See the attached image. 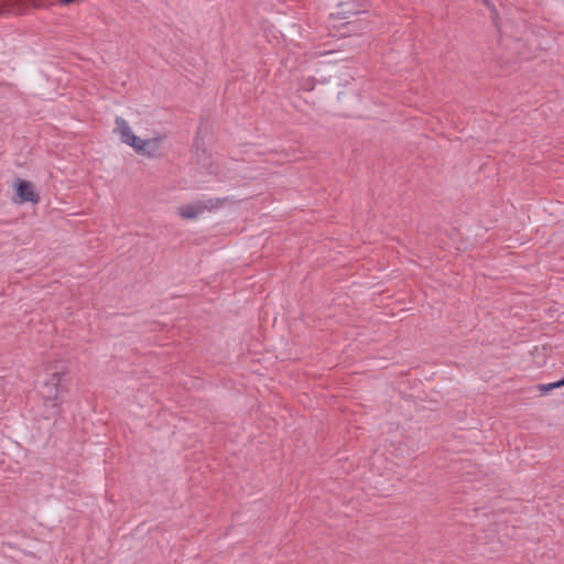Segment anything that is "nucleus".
Masks as SVG:
<instances>
[{
  "label": "nucleus",
  "mask_w": 564,
  "mask_h": 564,
  "mask_svg": "<svg viewBox=\"0 0 564 564\" xmlns=\"http://www.w3.org/2000/svg\"><path fill=\"white\" fill-rule=\"evenodd\" d=\"M39 393L44 401L45 411L43 415L46 419L56 416L63 402V372L57 369L47 372L46 377L41 380Z\"/></svg>",
  "instance_id": "1"
},
{
  "label": "nucleus",
  "mask_w": 564,
  "mask_h": 564,
  "mask_svg": "<svg viewBox=\"0 0 564 564\" xmlns=\"http://www.w3.org/2000/svg\"><path fill=\"white\" fill-rule=\"evenodd\" d=\"M116 131L120 134L121 141L132 147L138 153L150 158L156 156L160 152V140H142L133 134L128 122L122 118L116 119Z\"/></svg>",
  "instance_id": "2"
},
{
  "label": "nucleus",
  "mask_w": 564,
  "mask_h": 564,
  "mask_svg": "<svg viewBox=\"0 0 564 564\" xmlns=\"http://www.w3.org/2000/svg\"><path fill=\"white\" fill-rule=\"evenodd\" d=\"M351 13L352 12L350 10H348V11L343 10V11H338L336 13L329 14V20H333V21H336L337 17L340 15V18H338L339 22L333 24V28L336 29V33L334 34L335 36H347L354 30L352 21L348 20L349 14H351Z\"/></svg>",
  "instance_id": "3"
},
{
  "label": "nucleus",
  "mask_w": 564,
  "mask_h": 564,
  "mask_svg": "<svg viewBox=\"0 0 564 564\" xmlns=\"http://www.w3.org/2000/svg\"><path fill=\"white\" fill-rule=\"evenodd\" d=\"M17 195L21 202L37 203L39 197L34 192L33 185L23 180H19L17 183Z\"/></svg>",
  "instance_id": "4"
},
{
  "label": "nucleus",
  "mask_w": 564,
  "mask_h": 564,
  "mask_svg": "<svg viewBox=\"0 0 564 564\" xmlns=\"http://www.w3.org/2000/svg\"><path fill=\"white\" fill-rule=\"evenodd\" d=\"M208 208L209 206L206 203L197 202L195 204L180 207L178 213L183 218L195 219Z\"/></svg>",
  "instance_id": "5"
},
{
  "label": "nucleus",
  "mask_w": 564,
  "mask_h": 564,
  "mask_svg": "<svg viewBox=\"0 0 564 564\" xmlns=\"http://www.w3.org/2000/svg\"><path fill=\"white\" fill-rule=\"evenodd\" d=\"M314 83L306 82L302 84V98L307 104H315V97L313 95Z\"/></svg>",
  "instance_id": "6"
},
{
  "label": "nucleus",
  "mask_w": 564,
  "mask_h": 564,
  "mask_svg": "<svg viewBox=\"0 0 564 564\" xmlns=\"http://www.w3.org/2000/svg\"><path fill=\"white\" fill-rule=\"evenodd\" d=\"M564 387V378L562 380H558L556 382L547 383V384H541L539 387L540 391L543 393H547L553 389L562 388Z\"/></svg>",
  "instance_id": "7"
},
{
  "label": "nucleus",
  "mask_w": 564,
  "mask_h": 564,
  "mask_svg": "<svg viewBox=\"0 0 564 564\" xmlns=\"http://www.w3.org/2000/svg\"><path fill=\"white\" fill-rule=\"evenodd\" d=\"M494 21H495L496 28H498V30H499L500 32H503V31H502V29H501V26H500V25L498 24V22L496 21V18H494Z\"/></svg>",
  "instance_id": "8"
},
{
  "label": "nucleus",
  "mask_w": 564,
  "mask_h": 564,
  "mask_svg": "<svg viewBox=\"0 0 564 564\" xmlns=\"http://www.w3.org/2000/svg\"><path fill=\"white\" fill-rule=\"evenodd\" d=\"M328 53H329V51L319 52V56H321V55H326V54H328Z\"/></svg>",
  "instance_id": "9"
}]
</instances>
